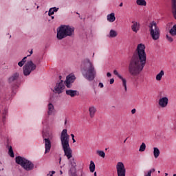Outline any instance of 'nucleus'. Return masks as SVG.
Segmentation results:
<instances>
[{
    "label": "nucleus",
    "mask_w": 176,
    "mask_h": 176,
    "mask_svg": "<svg viewBox=\"0 0 176 176\" xmlns=\"http://www.w3.org/2000/svg\"><path fill=\"white\" fill-rule=\"evenodd\" d=\"M107 78H111L112 76V74L110 72L107 73Z\"/></svg>",
    "instance_id": "40"
},
{
    "label": "nucleus",
    "mask_w": 176,
    "mask_h": 176,
    "mask_svg": "<svg viewBox=\"0 0 176 176\" xmlns=\"http://www.w3.org/2000/svg\"><path fill=\"white\" fill-rule=\"evenodd\" d=\"M74 29L69 25H62L57 29L56 37L58 41H61L67 36H72L74 34Z\"/></svg>",
    "instance_id": "4"
},
{
    "label": "nucleus",
    "mask_w": 176,
    "mask_h": 176,
    "mask_svg": "<svg viewBox=\"0 0 176 176\" xmlns=\"http://www.w3.org/2000/svg\"><path fill=\"white\" fill-rule=\"evenodd\" d=\"M8 155L10 157H14V153L13 152V148L12 146H10L8 148Z\"/></svg>",
    "instance_id": "29"
},
{
    "label": "nucleus",
    "mask_w": 176,
    "mask_h": 176,
    "mask_svg": "<svg viewBox=\"0 0 176 176\" xmlns=\"http://www.w3.org/2000/svg\"><path fill=\"white\" fill-rule=\"evenodd\" d=\"M51 173H52L51 175H53V174H56V171H54V170H52Z\"/></svg>",
    "instance_id": "48"
},
{
    "label": "nucleus",
    "mask_w": 176,
    "mask_h": 176,
    "mask_svg": "<svg viewBox=\"0 0 176 176\" xmlns=\"http://www.w3.org/2000/svg\"><path fill=\"white\" fill-rule=\"evenodd\" d=\"M53 111H54V106L53 105V104L50 103V104H48V112H47V115H49V116H50V115H52Z\"/></svg>",
    "instance_id": "21"
},
{
    "label": "nucleus",
    "mask_w": 176,
    "mask_h": 176,
    "mask_svg": "<svg viewBox=\"0 0 176 176\" xmlns=\"http://www.w3.org/2000/svg\"><path fill=\"white\" fill-rule=\"evenodd\" d=\"M119 6H120V8H122V6H123V3H120V5H119Z\"/></svg>",
    "instance_id": "49"
},
{
    "label": "nucleus",
    "mask_w": 176,
    "mask_h": 176,
    "mask_svg": "<svg viewBox=\"0 0 176 176\" xmlns=\"http://www.w3.org/2000/svg\"><path fill=\"white\" fill-rule=\"evenodd\" d=\"M107 19L109 21V23H113V21L116 20V17L115 16V13L112 12L108 14L107 16Z\"/></svg>",
    "instance_id": "18"
},
{
    "label": "nucleus",
    "mask_w": 176,
    "mask_h": 176,
    "mask_svg": "<svg viewBox=\"0 0 176 176\" xmlns=\"http://www.w3.org/2000/svg\"><path fill=\"white\" fill-rule=\"evenodd\" d=\"M118 36V32L113 30H111L109 32V38H116Z\"/></svg>",
    "instance_id": "24"
},
{
    "label": "nucleus",
    "mask_w": 176,
    "mask_h": 176,
    "mask_svg": "<svg viewBox=\"0 0 176 176\" xmlns=\"http://www.w3.org/2000/svg\"><path fill=\"white\" fill-rule=\"evenodd\" d=\"M3 119H5V116L4 117H3Z\"/></svg>",
    "instance_id": "64"
},
{
    "label": "nucleus",
    "mask_w": 176,
    "mask_h": 176,
    "mask_svg": "<svg viewBox=\"0 0 176 176\" xmlns=\"http://www.w3.org/2000/svg\"><path fill=\"white\" fill-rule=\"evenodd\" d=\"M35 69H36V65H35L32 60H28L23 67L24 76H30L31 72L35 71Z\"/></svg>",
    "instance_id": "7"
},
{
    "label": "nucleus",
    "mask_w": 176,
    "mask_h": 176,
    "mask_svg": "<svg viewBox=\"0 0 176 176\" xmlns=\"http://www.w3.org/2000/svg\"><path fill=\"white\" fill-rule=\"evenodd\" d=\"M89 171L91 173H94V171H96V164H94V162H93V161L90 162Z\"/></svg>",
    "instance_id": "23"
},
{
    "label": "nucleus",
    "mask_w": 176,
    "mask_h": 176,
    "mask_svg": "<svg viewBox=\"0 0 176 176\" xmlns=\"http://www.w3.org/2000/svg\"><path fill=\"white\" fill-rule=\"evenodd\" d=\"M153 156L155 159H157L159 156H160V150L157 148V147H154L153 148Z\"/></svg>",
    "instance_id": "20"
},
{
    "label": "nucleus",
    "mask_w": 176,
    "mask_h": 176,
    "mask_svg": "<svg viewBox=\"0 0 176 176\" xmlns=\"http://www.w3.org/2000/svg\"><path fill=\"white\" fill-rule=\"evenodd\" d=\"M60 142L65 156H67V159H71L72 157V149L69 147V135H68L67 129L62 131L60 133Z\"/></svg>",
    "instance_id": "3"
},
{
    "label": "nucleus",
    "mask_w": 176,
    "mask_h": 176,
    "mask_svg": "<svg viewBox=\"0 0 176 176\" xmlns=\"http://www.w3.org/2000/svg\"><path fill=\"white\" fill-rule=\"evenodd\" d=\"M43 140H52V137L49 132H43Z\"/></svg>",
    "instance_id": "22"
},
{
    "label": "nucleus",
    "mask_w": 176,
    "mask_h": 176,
    "mask_svg": "<svg viewBox=\"0 0 176 176\" xmlns=\"http://www.w3.org/2000/svg\"><path fill=\"white\" fill-rule=\"evenodd\" d=\"M62 78H63V76H59V79H60V80H61Z\"/></svg>",
    "instance_id": "51"
},
{
    "label": "nucleus",
    "mask_w": 176,
    "mask_h": 176,
    "mask_svg": "<svg viewBox=\"0 0 176 176\" xmlns=\"http://www.w3.org/2000/svg\"><path fill=\"white\" fill-rule=\"evenodd\" d=\"M15 162L16 164L21 166V167L26 170V171H31V170H34V165L33 163L21 156L16 157Z\"/></svg>",
    "instance_id": "5"
},
{
    "label": "nucleus",
    "mask_w": 176,
    "mask_h": 176,
    "mask_svg": "<svg viewBox=\"0 0 176 176\" xmlns=\"http://www.w3.org/2000/svg\"><path fill=\"white\" fill-rule=\"evenodd\" d=\"M52 14H54V11L53 8H50L48 12V16H52Z\"/></svg>",
    "instance_id": "34"
},
{
    "label": "nucleus",
    "mask_w": 176,
    "mask_h": 176,
    "mask_svg": "<svg viewBox=\"0 0 176 176\" xmlns=\"http://www.w3.org/2000/svg\"><path fill=\"white\" fill-rule=\"evenodd\" d=\"M64 89H65V85H64V80H60L59 82H57L54 87V90L58 94H61V93L64 91Z\"/></svg>",
    "instance_id": "9"
},
{
    "label": "nucleus",
    "mask_w": 176,
    "mask_h": 176,
    "mask_svg": "<svg viewBox=\"0 0 176 176\" xmlns=\"http://www.w3.org/2000/svg\"><path fill=\"white\" fill-rule=\"evenodd\" d=\"M155 168H152L150 170H148V172H151V174H152V173H155Z\"/></svg>",
    "instance_id": "42"
},
{
    "label": "nucleus",
    "mask_w": 176,
    "mask_h": 176,
    "mask_svg": "<svg viewBox=\"0 0 176 176\" xmlns=\"http://www.w3.org/2000/svg\"><path fill=\"white\" fill-rule=\"evenodd\" d=\"M72 141H73V144H75V142H76V140H75V138H73Z\"/></svg>",
    "instance_id": "47"
},
{
    "label": "nucleus",
    "mask_w": 176,
    "mask_h": 176,
    "mask_svg": "<svg viewBox=\"0 0 176 176\" xmlns=\"http://www.w3.org/2000/svg\"><path fill=\"white\" fill-rule=\"evenodd\" d=\"M65 83H66V87H67V89H71V82H65Z\"/></svg>",
    "instance_id": "35"
},
{
    "label": "nucleus",
    "mask_w": 176,
    "mask_h": 176,
    "mask_svg": "<svg viewBox=\"0 0 176 176\" xmlns=\"http://www.w3.org/2000/svg\"><path fill=\"white\" fill-rule=\"evenodd\" d=\"M50 176H53V175H50Z\"/></svg>",
    "instance_id": "62"
},
{
    "label": "nucleus",
    "mask_w": 176,
    "mask_h": 176,
    "mask_svg": "<svg viewBox=\"0 0 176 176\" xmlns=\"http://www.w3.org/2000/svg\"><path fill=\"white\" fill-rule=\"evenodd\" d=\"M59 163H61V157L59 158Z\"/></svg>",
    "instance_id": "52"
},
{
    "label": "nucleus",
    "mask_w": 176,
    "mask_h": 176,
    "mask_svg": "<svg viewBox=\"0 0 176 176\" xmlns=\"http://www.w3.org/2000/svg\"><path fill=\"white\" fill-rule=\"evenodd\" d=\"M169 34L172 36H176V24L173 26V28L169 30Z\"/></svg>",
    "instance_id": "25"
},
{
    "label": "nucleus",
    "mask_w": 176,
    "mask_h": 176,
    "mask_svg": "<svg viewBox=\"0 0 176 176\" xmlns=\"http://www.w3.org/2000/svg\"><path fill=\"white\" fill-rule=\"evenodd\" d=\"M85 175V173H83V171H81V175L80 176H83Z\"/></svg>",
    "instance_id": "50"
},
{
    "label": "nucleus",
    "mask_w": 176,
    "mask_h": 176,
    "mask_svg": "<svg viewBox=\"0 0 176 176\" xmlns=\"http://www.w3.org/2000/svg\"><path fill=\"white\" fill-rule=\"evenodd\" d=\"M71 137H72V140H74V138H75V135L72 133L71 134Z\"/></svg>",
    "instance_id": "46"
},
{
    "label": "nucleus",
    "mask_w": 176,
    "mask_h": 176,
    "mask_svg": "<svg viewBox=\"0 0 176 176\" xmlns=\"http://www.w3.org/2000/svg\"><path fill=\"white\" fill-rule=\"evenodd\" d=\"M43 141L45 148V154L49 153V152H50V149H52V142L50 141V139H44Z\"/></svg>",
    "instance_id": "12"
},
{
    "label": "nucleus",
    "mask_w": 176,
    "mask_h": 176,
    "mask_svg": "<svg viewBox=\"0 0 176 176\" xmlns=\"http://www.w3.org/2000/svg\"><path fill=\"white\" fill-rule=\"evenodd\" d=\"M166 39L168 42H174V39L173 38V37L168 36V34H166Z\"/></svg>",
    "instance_id": "33"
},
{
    "label": "nucleus",
    "mask_w": 176,
    "mask_h": 176,
    "mask_svg": "<svg viewBox=\"0 0 176 176\" xmlns=\"http://www.w3.org/2000/svg\"><path fill=\"white\" fill-rule=\"evenodd\" d=\"M167 175H168V173H165V176H167Z\"/></svg>",
    "instance_id": "56"
},
{
    "label": "nucleus",
    "mask_w": 176,
    "mask_h": 176,
    "mask_svg": "<svg viewBox=\"0 0 176 176\" xmlns=\"http://www.w3.org/2000/svg\"><path fill=\"white\" fill-rule=\"evenodd\" d=\"M27 57H28V56H25V57H23V58L21 60V61H23V63H26L27 62Z\"/></svg>",
    "instance_id": "39"
},
{
    "label": "nucleus",
    "mask_w": 176,
    "mask_h": 176,
    "mask_svg": "<svg viewBox=\"0 0 176 176\" xmlns=\"http://www.w3.org/2000/svg\"><path fill=\"white\" fill-rule=\"evenodd\" d=\"M168 104V98L164 97L159 100V105L162 108H166Z\"/></svg>",
    "instance_id": "13"
},
{
    "label": "nucleus",
    "mask_w": 176,
    "mask_h": 176,
    "mask_svg": "<svg viewBox=\"0 0 176 176\" xmlns=\"http://www.w3.org/2000/svg\"><path fill=\"white\" fill-rule=\"evenodd\" d=\"M30 54L28 55V57H30L31 56V54H32V53H34V52L32 51V50L30 52Z\"/></svg>",
    "instance_id": "44"
},
{
    "label": "nucleus",
    "mask_w": 176,
    "mask_h": 176,
    "mask_svg": "<svg viewBox=\"0 0 176 176\" xmlns=\"http://www.w3.org/2000/svg\"><path fill=\"white\" fill-rule=\"evenodd\" d=\"M60 175H63V170H60Z\"/></svg>",
    "instance_id": "54"
},
{
    "label": "nucleus",
    "mask_w": 176,
    "mask_h": 176,
    "mask_svg": "<svg viewBox=\"0 0 176 176\" xmlns=\"http://www.w3.org/2000/svg\"><path fill=\"white\" fill-rule=\"evenodd\" d=\"M65 124H67V120H65Z\"/></svg>",
    "instance_id": "55"
},
{
    "label": "nucleus",
    "mask_w": 176,
    "mask_h": 176,
    "mask_svg": "<svg viewBox=\"0 0 176 176\" xmlns=\"http://www.w3.org/2000/svg\"><path fill=\"white\" fill-rule=\"evenodd\" d=\"M164 76V71L161 70L160 72L156 76V80H162V78Z\"/></svg>",
    "instance_id": "26"
},
{
    "label": "nucleus",
    "mask_w": 176,
    "mask_h": 176,
    "mask_svg": "<svg viewBox=\"0 0 176 176\" xmlns=\"http://www.w3.org/2000/svg\"><path fill=\"white\" fill-rule=\"evenodd\" d=\"M69 163H70L72 167H76V162H75V158L70 160Z\"/></svg>",
    "instance_id": "32"
},
{
    "label": "nucleus",
    "mask_w": 176,
    "mask_h": 176,
    "mask_svg": "<svg viewBox=\"0 0 176 176\" xmlns=\"http://www.w3.org/2000/svg\"><path fill=\"white\" fill-rule=\"evenodd\" d=\"M96 153H98L100 157H105V153L103 151H97Z\"/></svg>",
    "instance_id": "31"
},
{
    "label": "nucleus",
    "mask_w": 176,
    "mask_h": 176,
    "mask_svg": "<svg viewBox=\"0 0 176 176\" xmlns=\"http://www.w3.org/2000/svg\"><path fill=\"white\" fill-rule=\"evenodd\" d=\"M69 174H70L71 176H76V168L71 167L70 170H69Z\"/></svg>",
    "instance_id": "28"
},
{
    "label": "nucleus",
    "mask_w": 176,
    "mask_h": 176,
    "mask_svg": "<svg viewBox=\"0 0 176 176\" xmlns=\"http://www.w3.org/2000/svg\"><path fill=\"white\" fill-rule=\"evenodd\" d=\"M81 72L82 76L89 82H92L97 75L94 65H93V63H91L89 58L83 60L82 64L81 65Z\"/></svg>",
    "instance_id": "2"
},
{
    "label": "nucleus",
    "mask_w": 176,
    "mask_h": 176,
    "mask_svg": "<svg viewBox=\"0 0 176 176\" xmlns=\"http://www.w3.org/2000/svg\"><path fill=\"white\" fill-rule=\"evenodd\" d=\"M135 112H136L135 109H133L131 110L132 115H134V113H135Z\"/></svg>",
    "instance_id": "41"
},
{
    "label": "nucleus",
    "mask_w": 176,
    "mask_h": 176,
    "mask_svg": "<svg viewBox=\"0 0 176 176\" xmlns=\"http://www.w3.org/2000/svg\"><path fill=\"white\" fill-rule=\"evenodd\" d=\"M25 63L22 60H21L20 62L18 63V65L19 67H23V65H24Z\"/></svg>",
    "instance_id": "36"
},
{
    "label": "nucleus",
    "mask_w": 176,
    "mask_h": 176,
    "mask_svg": "<svg viewBox=\"0 0 176 176\" xmlns=\"http://www.w3.org/2000/svg\"><path fill=\"white\" fill-rule=\"evenodd\" d=\"M67 96H69L72 98L76 97V96H79V91L76 90L68 89L66 90Z\"/></svg>",
    "instance_id": "15"
},
{
    "label": "nucleus",
    "mask_w": 176,
    "mask_h": 176,
    "mask_svg": "<svg viewBox=\"0 0 176 176\" xmlns=\"http://www.w3.org/2000/svg\"><path fill=\"white\" fill-rule=\"evenodd\" d=\"M118 176H126V168L123 162H118L116 165Z\"/></svg>",
    "instance_id": "8"
},
{
    "label": "nucleus",
    "mask_w": 176,
    "mask_h": 176,
    "mask_svg": "<svg viewBox=\"0 0 176 176\" xmlns=\"http://www.w3.org/2000/svg\"><path fill=\"white\" fill-rule=\"evenodd\" d=\"M152 173H151V172L148 171L147 175H146L145 176H151Z\"/></svg>",
    "instance_id": "45"
},
{
    "label": "nucleus",
    "mask_w": 176,
    "mask_h": 176,
    "mask_svg": "<svg viewBox=\"0 0 176 176\" xmlns=\"http://www.w3.org/2000/svg\"><path fill=\"white\" fill-rule=\"evenodd\" d=\"M6 112H8L6 110H5V113H6Z\"/></svg>",
    "instance_id": "59"
},
{
    "label": "nucleus",
    "mask_w": 176,
    "mask_h": 176,
    "mask_svg": "<svg viewBox=\"0 0 176 176\" xmlns=\"http://www.w3.org/2000/svg\"><path fill=\"white\" fill-rule=\"evenodd\" d=\"M133 25H131V30L133 32L137 34L140 31V23L137 21H132Z\"/></svg>",
    "instance_id": "14"
},
{
    "label": "nucleus",
    "mask_w": 176,
    "mask_h": 176,
    "mask_svg": "<svg viewBox=\"0 0 176 176\" xmlns=\"http://www.w3.org/2000/svg\"><path fill=\"white\" fill-rule=\"evenodd\" d=\"M136 3L139 6H146V1L145 0H136Z\"/></svg>",
    "instance_id": "27"
},
{
    "label": "nucleus",
    "mask_w": 176,
    "mask_h": 176,
    "mask_svg": "<svg viewBox=\"0 0 176 176\" xmlns=\"http://www.w3.org/2000/svg\"><path fill=\"white\" fill-rule=\"evenodd\" d=\"M52 9L54 12H57L58 10V8H56V7H53L52 8Z\"/></svg>",
    "instance_id": "38"
},
{
    "label": "nucleus",
    "mask_w": 176,
    "mask_h": 176,
    "mask_svg": "<svg viewBox=\"0 0 176 176\" xmlns=\"http://www.w3.org/2000/svg\"><path fill=\"white\" fill-rule=\"evenodd\" d=\"M75 79H76L75 76L69 75L66 77L65 82H68V83H74V82H75Z\"/></svg>",
    "instance_id": "19"
},
{
    "label": "nucleus",
    "mask_w": 176,
    "mask_h": 176,
    "mask_svg": "<svg viewBox=\"0 0 176 176\" xmlns=\"http://www.w3.org/2000/svg\"><path fill=\"white\" fill-rule=\"evenodd\" d=\"M52 19H54V16H52Z\"/></svg>",
    "instance_id": "58"
},
{
    "label": "nucleus",
    "mask_w": 176,
    "mask_h": 176,
    "mask_svg": "<svg viewBox=\"0 0 176 176\" xmlns=\"http://www.w3.org/2000/svg\"><path fill=\"white\" fill-rule=\"evenodd\" d=\"M76 14H79V13L76 12Z\"/></svg>",
    "instance_id": "61"
},
{
    "label": "nucleus",
    "mask_w": 176,
    "mask_h": 176,
    "mask_svg": "<svg viewBox=\"0 0 176 176\" xmlns=\"http://www.w3.org/2000/svg\"><path fill=\"white\" fill-rule=\"evenodd\" d=\"M173 176H176V174H173Z\"/></svg>",
    "instance_id": "60"
},
{
    "label": "nucleus",
    "mask_w": 176,
    "mask_h": 176,
    "mask_svg": "<svg viewBox=\"0 0 176 176\" xmlns=\"http://www.w3.org/2000/svg\"><path fill=\"white\" fill-rule=\"evenodd\" d=\"M93 56H94V54H93Z\"/></svg>",
    "instance_id": "63"
},
{
    "label": "nucleus",
    "mask_w": 176,
    "mask_h": 176,
    "mask_svg": "<svg viewBox=\"0 0 176 176\" xmlns=\"http://www.w3.org/2000/svg\"><path fill=\"white\" fill-rule=\"evenodd\" d=\"M145 149H146V144L143 142L140 146L139 152H145Z\"/></svg>",
    "instance_id": "30"
},
{
    "label": "nucleus",
    "mask_w": 176,
    "mask_h": 176,
    "mask_svg": "<svg viewBox=\"0 0 176 176\" xmlns=\"http://www.w3.org/2000/svg\"><path fill=\"white\" fill-rule=\"evenodd\" d=\"M113 74L114 75H116V76H118L119 79H121V80H122V85L124 87V90L125 91H127V80L118 72V70H114Z\"/></svg>",
    "instance_id": "10"
},
{
    "label": "nucleus",
    "mask_w": 176,
    "mask_h": 176,
    "mask_svg": "<svg viewBox=\"0 0 176 176\" xmlns=\"http://www.w3.org/2000/svg\"><path fill=\"white\" fill-rule=\"evenodd\" d=\"M172 14L175 20H176V0H171Z\"/></svg>",
    "instance_id": "16"
},
{
    "label": "nucleus",
    "mask_w": 176,
    "mask_h": 176,
    "mask_svg": "<svg viewBox=\"0 0 176 176\" xmlns=\"http://www.w3.org/2000/svg\"><path fill=\"white\" fill-rule=\"evenodd\" d=\"M94 176H97V172L94 173Z\"/></svg>",
    "instance_id": "53"
},
{
    "label": "nucleus",
    "mask_w": 176,
    "mask_h": 176,
    "mask_svg": "<svg viewBox=\"0 0 176 176\" xmlns=\"http://www.w3.org/2000/svg\"><path fill=\"white\" fill-rule=\"evenodd\" d=\"M19 78H20V73L15 72L12 74V75L10 76L8 78V83L10 84L14 83V82H16V80H19Z\"/></svg>",
    "instance_id": "11"
},
{
    "label": "nucleus",
    "mask_w": 176,
    "mask_h": 176,
    "mask_svg": "<svg viewBox=\"0 0 176 176\" xmlns=\"http://www.w3.org/2000/svg\"><path fill=\"white\" fill-rule=\"evenodd\" d=\"M89 112L90 118H93L96 115V112H97V109L94 106L90 107L89 108Z\"/></svg>",
    "instance_id": "17"
},
{
    "label": "nucleus",
    "mask_w": 176,
    "mask_h": 176,
    "mask_svg": "<svg viewBox=\"0 0 176 176\" xmlns=\"http://www.w3.org/2000/svg\"><path fill=\"white\" fill-rule=\"evenodd\" d=\"M99 86L101 87V89H102V87H104V84H102V82H100Z\"/></svg>",
    "instance_id": "43"
},
{
    "label": "nucleus",
    "mask_w": 176,
    "mask_h": 176,
    "mask_svg": "<svg viewBox=\"0 0 176 176\" xmlns=\"http://www.w3.org/2000/svg\"><path fill=\"white\" fill-rule=\"evenodd\" d=\"M126 141H127V138L124 141V142H126Z\"/></svg>",
    "instance_id": "57"
},
{
    "label": "nucleus",
    "mask_w": 176,
    "mask_h": 176,
    "mask_svg": "<svg viewBox=\"0 0 176 176\" xmlns=\"http://www.w3.org/2000/svg\"><path fill=\"white\" fill-rule=\"evenodd\" d=\"M148 27L152 39L157 41L160 38V29L157 27V24H156V22L152 21Z\"/></svg>",
    "instance_id": "6"
},
{
    "label": "nucleus",
    "mask_w": 176,
    "mask_h": 176,
    "mask_svg": "<svg viewBox=\"0 0 176 176\" xmlns=\"http://www.w3.org/2000/svg\"><path fill=\"white\" fill-rule=\"evenodd\" d=\"M146 64L145 45L139 44L129 64L128 70L131 76H138Z\"/></svg>",
    "instance_id": "1"
},
{
    "label": "nucleus",
    "mask_w": 176,
    "mask_h": 176,
    "mask_svg": "<svg viewBox=\"0 0 176 176\" xmlns=\"http://www.w3.org/2000/svg\"><path fill=\"white\" fill-rule=\"evenodd\" d=\"M114 82H115V79L111 78L110 81H109V83H110V85H113Z\"/></svg>",
    "instance_id": "37"
}]
</instances>
